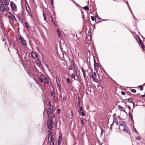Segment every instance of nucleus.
Wrapping results in <instances>:
<instances>
[{
	"label": "nucleus",
	"mask_w": 145,
	"mask_h": 145,
	"mask_svg": "<svg viewBox=\"0 0 145 145\" xmlns=\"http://www.w3.org/2000/svg\"><path fill=\"white\" fill-rule=\"evenodd\" d=\"M39 79L41 82L47 84L50 86L53 87L52 84L43 74H41L39 76Z\"/></svg>",
	"instance_id": "1"
},
{
	"label": "nucleus",
	"mask_w": 145,
	"mask_h": 145,
	"mask_svg": "<svg viewBox=\"0 0 145 145\" xmlns=\"http://www.w3.org/2000/svg\"><path fill=\"white\" fill-rule=\"evenodd\" d=\"M55 117V115H53L52 116L51 118H49V119L48 120L47 122V125L48 128L49 130L51 129L54 127V123L52 121L53 118H54Z\"/></svg>",
	"instance_id": "2"
},
{
	"label": "nucleus",
	"mask_w": 145,
	"mask_h": 145,
	"mask_svg": "<svg viewBox=\"0 0 145 145\" xmlns=\"http://www.w3.org/2000/svg\"><path fill=\"white\" fill-rule=\"evenodd\" d=\"M49 135L48 137V141L50 142V145H54L56 140L53 137L52 133L51 131L49 130L48 131Z\"/></svg>",
	"instance_id": "3"
},
{
	"label": "nucleus",
	"mask_w": 145,
	"mask_h": 145,
	"mask_svg": "<svg viewBox=\"0 0 145 145\" xmlns=\"http://www.w3.org/2000/svg\"><path fill=\"white\" fill-rule=\"evenodd\" d=\"M0 8L2 12L4 11H8L9 8L7 6H5L3 4H1L0 6Z\"/></svg>",
	"instance_id": "4"
},
{
	"label": "nucleus",
	"mask_w": 145,
	"mask_h": 145,
	"mask_svg": "<svg viewBox=\"0 0 145 145\" xmlns=\"http://www.w3.org/2000/svg\"><path fill=\"white\" fill-rule=\"evenodd\" d=\"M52 110L51 108H48L47 111V114L49 118H51L53 115L52 114Z\"/></svg>",
	"instance_id": "5"
},
{
	"label": "nucleus",
	"mask_w": 145,
	"mask_h": 145,
	"mask_svg": "<svg viewBox=\"0 0 145 145\" xmlns=\"http://www.w3.org/2000/svg\"><path fill=\"white\" fill-rule=\"evenodd\" d=\"M10 3V7L12 10L14 11H16L17 7L16 5L12 1H11Z\"/></svg>",
	"instance_id": "6"
},
{
	"label": "nucleus",
	"mask_w": 145,
	"mask_h": 145,
	"mask_svg": "<svg viewBox=\"0 0 145 145\" xmlns=\"http://www.w3.org/2000/svg\"><path fill=\"white\" fill-rule=\"evenodd\" d=\"M18 17L20 21H22L23 20V12H21L19 13L18 14Z\"/></svg>",
	"instance_id": "7"
},
{
	"label": "nucleus",
	"mask_w": 145,
	"mask_h": 145,
	"mask_svg": "<svg viewBox=\"0 0 145 145\" xmlns=\"http://www.w3.org/2000/svg\"><path fill=\"white\" fill-rule=\"evenodd\" d=\"M19 40H20V42L22 44L23 46H26L27 45L26 41L22 37L19 38Z\"/></svg>",
	"instance_id": "8"
},
{
	"label": "nucleus",
	"mask_w": 145,
	"mask_h": 145,
	"mask_svg": "<svg viewBox=\"0 0 145 145\" xmlns=\"http://www.w3.org/2000/svg\"><path fill=\"white\" fill-rule=\"evenodd\" d=\"M31 55L32 57L34 59L36 58L38 56L36 52H34L31 53Z\"/></svg>",
	"instance_id": "9"
},
{
	"label": "nucleus",
	"mask_w": 145,
	"mask_h": 145,
	"mask_svg": "<svg viewBox=\"0 0 145 145\" xmlns=\"http://www.w3.org/2000/svg\"><path fill=\"white\" fill-rule=\"evenodd\" d=\"M116 115L115 114H114L113 116V122L112 123V124L111 125V128H110L111 129V128L112 127V125H113L114 123H116L117 122L118 120L116 117H115V116H115Z\"/></svg>",
	"instance_id": "10"
},
{
	"label": "nucleus",
	"mask_w": 145,
	"mask_h": 145,
	"mask_svg": "<svg viewBox=\"0 0 145 145\" xmlns=\"http://www.w3.org/2000/svg\"><path fill=\"white\" fill-rule=\"evenodd\" d=\"M123 131L127 133L128 134H130V131H129V129L127 128V126H125L124 127Z\"/></svg>",
	"instance_id": "11"
},
{
	"label": "nucleus",
	"mask_w": 145,
	"mask_h": 145,
	"mask_svg": "<svg viewBox=\"0 0 145 145\" xmlns=\"http://www.w3.org/2000/svg\"><path fill=\"white\" fill-rule=\"evenodd\" d=\"M119 123H120V126H122L124 127L125 126H126V123L124 121H120L119 122Z\"/></svg>",
	"instance_id": "12"
},
{
	"label": "nucleus",
	"mask_w": 145,
	"mask_h": 145,
	"mask_svg": "<svg viewBox=\"0 0 145 145\" xmlns=\"http://www.w3.org/2000/svg\"><path fill=\"white\" fill-rule=\"evenodd\" d=\"M73 113L72 111H71L69 113L68 115V117L69 119H71L72 118Z\"/></svg>",
	"instance_id": "13"
},
{
	"label": "nucleus",
	"mask_w": 145,
	"mask_h": 145,
	"mask_svg": "<svg viewBox=\"0 0 145 145\" xmlns=\"http://www.w3.org/2000/svg\"><path fill=\"white\" fill-rule=\"evenodd\" d=\"M10 17L11 18V19L14 22H16L17 20L16 19L15 16L12 14H11L10 15Z\"/></svg>",
	"instance_id": "14"
},
{
	"label": "nucleus",
	"mask_w": 145,
	"mask_h": 145,
	"mask_svg": "<svg viewBox=\"0 0 145 145\" xmlns=\"http://www.w3.org/2000/svg\"><path fill=\"white\" fill-rule=\"evenodd\" d=\"M51 96L53 98V99H54V98L55 97V92L54 91H52L51 92Z\"/></svg>",
	"instance_id": "15"
},
{
	"label": "nucleus",
	"mask_w": 145,
	"mask_h": 145,
	"mask_svg": "<svg viewBox=\"0 0 145 145\" xmlns=\"http://www.w3.org/2000/svg\"><path fill=\"white\" fill-rule=\"evenodd\" d=\"M129 118L130 119H131V120L132 121H133V116L132 114H131L130 112H129Z\"/></svg>",
	"instance_id": "16"
},
{
	"label": "nucleus",
	"mask_w": 145,
	"mask_h": 145,
	"mask_svg": "<svg viewBox=\"0 0 145 145\" xmlns=\"http://www.w3.org/2000/svg\"><path fill=\"white\" fill-rule=\"evenodd\" d=\"M3 3L4 4L3 5L5 6H7V5L9 4V2L7 1V0H3Z\"/></svg>",
	"instance_id": "17"
},
{
	"label": "nucleus",
	"mask_w": 145,
	"mask_h": 145,
	"mask_svg": "<svg viewBox=\"0 0 145 145\" xmlns=\"http://www.w3.org/2000/svg\"><path fill=\"white\" fill-rule=\"evenodd\" d=\"M125 101H127L131 103L133 102V100L131 98H128L127 99H126L125 100Z\"/></svg>",
	"instance_id": "18"
},
{
	"label": "nucleus",
	"mask_w": 145,
	"mask_h": 145,
	"mask_svg": "<svg viewBox=\"0 0 145 145\" xmlns=\"http://www.w3.org/2000/svg\"><path fill=\"white\" fill-rule=\"evenodd\" d=\"M66 98L65 97H61V101L62 102H64L66 101Z\"/></svg>",
	"instance_id": "19"
},
{
	"label": "nucleus",
	"mask_w": 145,
	"mask_h": 145,
	"mask_svg": "<svg viewBox=\"0 0 145 145\" xmlns=\"http://www.w3.org/2000/svg\"><path fill=\"white\" fill-rule=\"evenodd\" d=\"M35 62L38 64H40V63L41 61L38 58H37L35 60Z\"/></svg>",
	"instance_id": "20"
},
{
	"label": "nucleus",
	"mask_w": 145,
	"mask_h": 145,
	"mask_svg": "<svg viewBox=\"0 0 145 145\" xmlns=\"http://www.w3.org/2000/svg\"><path fill=\"white\" fill-rule=\"evenodd\" d=\"M90 77L93 79L94 80H96V79L95 78V77L93 75V74L91 75V76H90Z\"/></svg>",
	"instance_id": "21"
},
{
	"label": "nucleus",
	"mask_w": 145,
	"mask_h": 145,
	"mask_svg": "<svg viewBox=\"0 0 145 145\" xmlns=\"http://www.w3.org/2000/svg\"><path fill=\"white\" fill-rule=\"evenodd\" d=\"M71 78H72L74 79V80H75V75L73 73H72L71 74Z\"/></svg>",
	"instance_id": "22"
},
{
	"label": "nucleus",
	"mask_w": 145,
	"mask_h": 145,
	"mask_svg": "<svg viewBox=\"0 0 145 145\" xmlns=\"http://www.w3.org/2000/svg\"><path fill=\"white\" fill-rule=\"evenodd\" d=\"M95 15H96V17H97L99 20H101V18H99V16H98V14H97V12H96L95 13Z\"/></svg>",
	"instance_id": "23"
},
{
	"label": "nucleus",
	"mask_w": 145,
	"mask_h": 145,
	"mask_svg": "<svg viewBox=\"0 0 145 145\" xmlns=\"http://www.w3.org/2000/svg\"><path fill=\"white\" fill-rule=\"evenodd\" d=\"M57 31L58 33V35H59V38H60V31L59 29H57Z\"/></svg>",
	"instance_id": "24"
},
{
	"label": "nucleus",
	"mask_w": 145,
	"mask_h": 145,
	"mask_svg": "<svg viewBox=\"0 0 145 145\" xmlns=\"http://www.w3.org/2000/svg\"><path fill=\"white\" fill-rule=\"evenodd\" d=\"M140 45L141 46V47L142 49H144V46L142 43Z\"/></svg>",
	"instance_id": "25"
},
{
	"label": "nucleus",
	"mask_w": 145,
	"mask_h": 145,
	"mask_svg": "<svg viewBox=\"0 0 145 145\" xmlns=\"http://www.w3.org/2000/svg\"><path fill=\"white\" fill-rule=\"evenodd\" d=\"M84 9L85 10H89V8L87 6H86L84 7Z\"/></svg>",
	"instance_id": "26"
},
{
	"label": "nucleus",
	"mask_w": 145,
	"mask_h": 145,
	"mask_svg": "<svg viewBox=\"0 0 145 145\" xmlns=\"http://www.w3.org/2000/svg\"><path fill=\"white\" fill-rule=\"evenodd\" d=\"M81 70H82V72L83 73V76L84 77V78H85L86 77H85V72H84V71L82 69H81Z\"/></svg>",
	"instance_id": "27"
},
{
	"label": "nucleus",
	"mask_w": 145,
	"mask_h": 145,
	"mask_svg": "<svg viewBox=\"0 0 145 145\" xmlns=\"http://www.w3.org/2000/svg\"><path fill=\"white\" fill-rule=\"evenodd\" d=\"M61 138H62L61 136H60L59 137V138H58V141L61 142V141L62 140Z\"/></svg>",
	"instance_id": "28"
},
{
	"label": "nucleus",
	"mask_w": 145,
	"mask_h": 145,
	"mask_svg": "<svg viewBox=\"0 0 145 145\" xmlns=\"http://www.w3.org/2000/svg\"><path fill=\"white\" fill-rule=\"evenodd\" d=\"M139 88H140V91H142L143 89V88L141 86H139Z\"/></svg>",
	"instance_id": "29"
},
{
	"label": "nucleus",
	"mask_w": 145,
	"mask_h": 145,
	"mask_svg": "<svg viewBox=\"0 0 145 145\" xmlns=\"http://www.w3.org/2000/svg\"><path fill=\"white\" fill-rule=\"evenodd\" d=\"M136 139L137 140H139L141 139V137L140 136H138L136 137Z\"/></svg>",
	"instance_id": "30"
},
{
	"label": "nucleus",
	"mask_w": 145,
	"mask_h": 145,
	"mask_svg": "<svg viewBox=\"0 0 145 145\" xmlns=\"http://www.w3.org/2000/svg\"><path fill=\"white\" fill-rule=\"evenodd\" d=\"M25 27L27 28H28L29 27V26L28 25V24L27 23H25Z\"/></svg>",
	"instance_id": "31"
},
{
	"label": "nucleus",
	"mask_w": 145,
	"mask_h": 145,
	"mask_svg": "<svg viewBox=\"0 0 145 145\" xmlns=\"http://www.w3.org/2000/svg\"><path fill=\"white\" fill-rule=\"evenodd\" d=\"M43 17H44V20H46V15L45 14L43 13Z\"/></svg>",
	"instance_id": "32"
},
{
	"label": "nucleus",
	"mask_w": 145,
	"mask_h": 145,
	"mask_svg": "<svg viewBox=\"0 0 145 145\" xmlns=\"http://www.w3.org/2000/svg\"><path fill=\"white\" fill-rule=\"evenodd\" d=\"M138 42L139 43V44L140 45L141 44L142 42H141V40L140 39H139L138 41Z\"/></svg>",
	"instance_id": "33"
},
{
	"label": "nucleus",
	"mask_w": 145,
	"mask_h": 145,
	"mask_svg": "<svg viewBox=\"0 0 145 145\" xmlns=\"http://www.w3.org/2000/svg\"><path fill=\"white\" fill-rule=\"evenodd\" d=\"M81 114L82 115V116H85V114H84V112L83 111H81Z\"/></svg>",
	"instance_id": "34"
},
{
	"label": "nucleus",
	"mask_w": 145,
	"mask_h": 145,
	"mask_svg": "<svg viewBox=\"0 0 145 145\" xmlns=\"http://www.w3.org/2000/svg\"><path fill=\"white\" fill-rule=\"evenodd\" d=\"M131 91L133 93H135L136 92V91L135 89H133L131 90Z\"/></svg>",
	"instance_id": "35"
},
{
	"label": "nucleus",
	"mask_w": 145,
	"mask_h": 145,
	"mask_svg": "<svg viewBox=\"0 0 145 145\" xmlns=\"http://www.w3.org/2000/svg\"><path fill=\"white\" fill-rule=\"evenodd\" d=\"M67 80L68 83H70V79L69 78H67Z\"/></svg>",
	"instance_id": "36"
},
{
	"label": "nucleus",
	"mask_w": 145,
	"mask_h": 145,
	"mask_svg": "<svg viewBox=\"0 0 145 145\" xmlns=\"http://www.w3.org/2000/svg\"><path fill=\"white\" fill-rule=\"evenodd\" d=\"M57 84L59 86V89H61V85H60V84H59L58 82L57 83Z\"/></svg>",
	"instance_id": "37"
},
{
	"label": "nucleus",
	"mask_w": 145,
	"mask_h": 145,
	"mask_svg": "<svg viewBox=\"0 0 145 145\" xmlns=\"http://www.w3.org/2000/svg\"><path fill=\"white\" fill-rule=\"evenodd\" d=\"M69 69L70 70H72V66L71 65H69Z\"/></svg>",
	"instance_id": "38"
},
{
	"label": "nucleus",
	"mask_w": 145,
	"mask_h": 145,
	"mask_svg": "<svg viewBox=\"0 0 145 145\" xmlns=\"http://www.w3.org/2000/svg\"><path fill=\"white\" fill-rule=\"evenodd\" d=\"M93 74V75L96 78V74L95 72H93V74Z\"/></svg>",
	"instance_id": "39"
},
{
	"label": "nucleus",
	"mask_w": 145,
	"mask_h": 145,
	"mask_svg": "<svg viewBox=\"0 0 145 145\" xmlns=\"http://www.w3.org/2000/svg\"><path fill=\"white\" fill-rule=\"evenodd\" d=\"M81 123L82 125H84V122L82 120H81Z\"/></svg>",
	"instance_id": "40"
},
{
	"label": "nucleus",
	"mask_w": 145,
	"mask_h": 145,
	"mask_svg": "<svg viewBox=\"0 0 145 145\" xmlns=\"http://www.w3.org/2000/svg\"><path fill=\"white\" fill-rule=\"evenodd\" d=\"M29 16H30V17L32 18L33 17V16H32V15L31 14V13L30 12H29Z\"/></svg>",
	"instance_id": "41"
},
{
	"label": "nucleus",
	"mask_w": 145,
	"mask_h": 145,
	"mask_svg": "<svg viewBox=\"0 0 145 145\" xmlns=\"http://www.w3.org/2000/svg\"><path fill=\"white\" fill-rule=\"evenodd\" d=\"M53 0H51L50 1L51 4L52 6L53 5Z\"/></svg>",
	"instance_id": "42"
},
{
	"label": "nucleus",
	"mask_w": 145,
	"mask_h": 145,
	"mask_svg": "<svg viewBox=\"0 0 145 145\" xmlns=\"http://www.w3.org/2000/svg\"><path fill=\"white\" fill-rule=\"evenodd\" d=\"M91 18L93 21H94V17L92 16L91 17Z\"/></svg>",
	"instance_id": "43"
},
{
	"label": "nucleus",
	"mask_w": 145,
	"mask_h": 145,
	"mask_svg": "<svg viewBox=\"0 0 145 145\" xmlns=\"http://www.w3.org/2000/svg\"><path fill=\"white\" fill-rule=\"evenodd\" d=\"M121 94L123 95H125L126 93L125 92H124L122 91L121 92Z\"/></svg>",
	"instance_id": "44"
},
{
	"label": "nucleus",
	"mask_w": 145,
	"mask_h": 145,
	"mask_svg": "<svg viewBox=\"0 0 145 145\" xmlns=\"http://www.w3.org/2000/svg\"><path fill=\"white\" fill-rule=\"evenodd\" d=\"M99 65L98 63H94V66H98Z\"/></svg>",
	"instance_id": "45"
},
{
	"label": "nucleus",
	"mask_w": 145,
	"mask_h": 145,
	"mask_svg": "<svg viewBox=\"0 0 145 145\" xmlns=\"http://www.w3.org/2000/svg\"><path fill=\"white\" fill-rule=\"evenodd\" d=\"M79 110L80 111H82V109L81 107L80 106L79 107Z\"/></svg>",
	"instance_id": "46"
},
{
	"label": "nucleus",
	"mask_w": 145,
	"mask_h": 145,
	"mask_svg": "<svg viewBox=\"0 0 145 145\" xmlns=\"http://www.w3.org/2000/svg\"><path fill=\"white\" fill-rule=\"evenodd\" d=\"M3 1L2 0H0V4H3Z\"/></svg>",
	"instance_id": "47"
},
{
	"label": "nucleus",
	"mask_w": 145,
	"mask_h": 145,
	"mask_svg": "<svg viewBox=\"0 0 145 145\" xmlns=\"http://www.w3.org/2000/svg\"><path fill=\"white\" fill-rule=\"evenodd\" d=\"M61 141H58V145H60Z\"/></svg>",
	"instance_id": "48"
},
{
	"label": "nucleus",
	"mask_w": 145,
	"mask_h": 145,
	"mask_svg": "<svg viewBox=\"0 0 145 145\" xmlns=\"http://www.w3.org/2000/svg\"><path fill=\"white\" fill-rule=\"evenodd\" d=\"M133 108H134V107H135V103H133Z\"/></svg>",
	"instance_id": "49"
},
{
	"label": "nucleus",
	"mask_w": 145,
	"mask_h": 145,
	"mask_svg": "<svg viewBox=\"0 0 145 145\" xmlns=\"http://www.w3.org/2000/svg\"><path fill=\"white\" fill-rule=\"evenodd\" d=\"M128 109H129V110H130L131 109V108L130 106L129 105H128Z\"/></svg>",
	"instance_id": "50"
},
{
	"label": "nucleus",
	"mask_w": 145,
	"mask_h": 145,
	"mask_svg": "<svg viewBox=\"0 0 145 145\" xmlns=\"http://www.w3.org/2000/svg\"><path fill=\"white\" fill-rule=\"evenodd\" d=\"M60 111V109H58L57 110V112L59 113V112Z\"/></svg>",
	"instance_id": "51"
},
{
	"label": "nucleus",
	"mask_w": 145,
	"mask_h": 145,
	"mask_svg": "<svg viewBox=\"0 0 145 145\" xmlns=\"http://www.w3.org/2000/svg\"><path fill=\"white\" fill-rule=\"evenodd\" d=\"M97 88H99V84H97Z\"/></svg>",
	"instance_id": "52"
},
{
	"label": "nucleus",
	"mask_w": 145,
	"mask_h": 145,
	"mask_svg": "<svg viewBox=\"0 0 145 145\" xmlns=\"http://www.w3.org/2000/svg\"><path fill=\"white\" fill-rule=\"evenodd\" d=\"M72 1L74 3H75L76 5H77V4L76 3V2L74 1V0H72Z\"/></svg>",
	"instance_id": "53"
},
{
	"label": "nucleus",
	"mask_w": 145,
	"mask_h": 145,
	"mask_svg": "<svg viewBox=\"0 0 145 145\" xmlns=\"http://www.w3.org/2000/svg\"><path fill=\"white\" fill-rule=\"evenodd\" d=\"M26 10H27V12L28 13H29V12H31L30 10H29V11L27 9H26Z\"/></svg>",
	"instance_id": "54"
},
{
	"label": "nucleus",
	"mask_w": 145,
	"mask_h": 145,
	"mask_svg": "<svg viewBox=\"0 0 145 145\" xmlns=\"http://www.w3.org/2000/svg\"><path fill=\"white\" fill-rule=\"evenodd\" d=\"M141 97H145V95H142Z\"/></svg>",
	"instance_id": "55"
},
{
	"label": "nucleus",
	"mask_w": 145,
	"mask_h": 145,
	"mask_svg": "<svg viewBox=\"0 0 145 145\" xmlns=\"http://www.w3.org/2000/svg\"><path fill=\"white\" fill-rule=\"evenodd\" d=\"M127 5L128 6H129V8H130V10H131V8H130V6H129V4H128V3H127Z\"/></svg>",
	"instance_id": "56"
},
{
	"label": "nucleus",
	"mask_w": 145,
	"mask_h": 145,
	"mask_svg": "<svg viewBox=\"0 0 145 145\" xmlns=\"http://www.w3.org/2000/svg\"><path fill=\"white\" fill-rule=\"evenodd\" d=\"M103 131H102V130L101 129V134H103Z\"/></svg>",
	"instance_id": "57"
},
{
	"label": "nucleus",
	"mask_w": 145,
	"mask_h": 145,
	"mask_svg": "<svg viewBox=\"0 0 145 145\" xmlns=\"http://www.w3.org/2000/svg\"><path fill=\"white\" fill-rule=\"evenodd\" d=\"M49 105L50 106V107H51V104L50 103H49Z\"/></svg>",
	"instance_id": "58"
},
{
	"label": "nucleus",
	"mask_w": 145,
	"mask_h": 145,
	"mask_svg": "<svg viewBox=\"0 0 145 145\" xmlns=\"http://www.w3.org/2000/svg\"><path fill=\"white\" fill-rule=\"evenodd\" d=\"M107 20H102V21H106Z\"/></svg>",
	"instance_id": "59"
},
{
	"label": "nucleus",
	"mask_w": 145,
	"mask_h": 145,
	"mask_svg": "<svg viewBox=\"0 0 145 145\" xmlns=\"http://www.w3.org/2000/svg\"><path fill=\"white\" fill-rule=\"evenodd\" d=\"M117 122L116 125H118V123L117 122Z\"/></svg>",
	"instance_id": "60"
},
{
	"label": "nucleus",
	"mask_w": 145,
	"mask_h": 145,
	"mask_svg": "<svg viewBox=\"0 0 145 145\" xmlns=\"http://www.w3.org/2000/svg\"><path fill=\"white\" fill-rule=\"evenodd\" d=\"M134 18H135V20H136L137 19L134 16Z\"/></svg>",
	"instance_id": "61"
},
{
	"label": "nucleus",
	"mask_w": 145,
	"mask_h": 145,
	"mask_svg": "<svg viewBox=\"0 0 145 145\" xmlns=\"http://www.w3.org/2000/svg\"><path fill=\"white\" fill-rule=\"evenodd\" d=\"M137 134H138V132L137 131H136V132Z\"/></svg>",
	"instance_id": "62"
},
{
	"label": "nucleus",
	"mask_w": 145,
	"mask_h": 145,
	"mask_svg": "<svg viewBox=\"0 0 145 145\" xmlns=\"http://www.w3.org/2000/svg\"><path fill=\"white\" fill-rule=\"evenodd\" d=\"M123 112H126L125 110H123Z\"/></svg>",
	"instance_id": "63"
},
{
	"label": "nucleus",
	"mask_w": 145,
	"mask_h": 145,
	"mask_svg": "<svg viewBox=\"0 0 145 145\" xmlns=\"http://www.w3.org/2000/svg\"><path fill=\"white\" fill-rule=\"evenodd\" d=\"M135 129V130H136V131H135V132H136V131H136V129Z\"/></svg>",
	"instance_id": "64"
}]
</instances>
